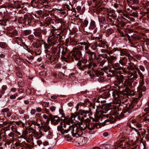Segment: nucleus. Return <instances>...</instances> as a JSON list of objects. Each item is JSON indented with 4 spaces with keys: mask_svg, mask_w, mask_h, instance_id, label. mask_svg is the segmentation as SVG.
I'll list each match as a JSON object with an SVG mask.
<instances>
[{
    "mask_svg": "<svg viewBox=\"0 0 149 149\" xmlns=\"http://www.w3.org/2000/svg\"><path fill=\"white\" fill-rule=\"evenodd\" d=\"M32 45L35 48L34 49H38L39 47H40L39 45L36 42L33 43Z\"/></svg>",
    "mask_w": 149,
    "mask_h": 149,
    "instance_id": "37998d69",
    "label": "nucleus"
},
{
    "mask_svg": "<svg viewBox=\"0 0 149 149\" xmlns=\"http://www.w3.org/2000/svg\"><path fill=\"white\" fill-rule=\"evenodd\" d=\"M124 16L125 17L129 19L132 21H134L135 19L133 17H129L127 15L125 14L124 15Z\"/></svg>",
    "mask_w": 149,
    "mask_h": 149,
    "instance_id": "bf43d9fd",
    "label": "nucleus"
},
{
    "mask_svg": "<svg viewBox=\"0 0 149 149\" xmlns=\"http://www.w3.org/2000/svg\"><path fill=\"white\" fill-rule=\"evenodd\" d=\"M107 48L106 49H101L100 50L101 52L104 53H108V52H109L107 49Z\"/></svg>",
    "mask_w": 149,
    "mask_h": 149,
    "instance_id": "338daca9",
    "label": "nucleus"
},
{
    "mask_svg": "<svg viewBox=\"0 0 149 149\" xmlns=\"http://www.w3.org/2000/svg\"><path fill=\"white\" fill-rule=\"evenodd\" d=\"M14 6L15 7L18 9H19L21 8V6L19 4V1H15L13 2Z\"/></svg>",
    "mask_w": 149,
    "mask_h": 149,
    "instance_id": "a19ab883",
    "label": "nucleus"
},
{
    "mask_svg": "<svg viewBox=\"0 0 149 149\" xmlns=\"http://www.w3.org/2000/svg\"><path fill=\"white\" fill-rule=\"evenodd\" d=\"M8 136L10 137H12L13 139H15L17 137L15 130H12V132L8 134Z\"/></svg>",
    "mask_w": 149,
    "mask_h": 149,
    "instance_id": "bb28decb",
    "label": "nucleus"
},
{
    "mask_svg": "<svg viewBox=\"0 0 149 149\" xmlns=\"http://www.w3.org/2000/svg\"><path fill=\"white\" fill-rule=\"evenodd\" d=\"M137 79V72L134 71L133 73H130L128 76V80H125L124 84L120 83L118 86L120 88L125 87V90L126 94L128 95H132L134 94V92L131 90L129 88H134L135 86L136 82H134V80Z\"/></svg>",
    "mask_w": 149,
    "mask_h": 149,
    "instance_id": "20e7f679",
    "label": "nucleus"
},
{
    "mask_svg": "<svg viewBox=\"0 0 149 149\" xmlns=\"http://www.w3.org/2000/svg\"><path fill=\"white\" fill-rule=\"evenodd\" d=\"M103 76V74H102V75L100 74L99 76H98L97 77H96V79H97L99 82H103L104 81V78Z\"/></svg>",
    "mask_w": 149,
    "mask_h": 149,
    "instance_id": "2f4dec72",
    "label": "nucleus"
},
{
    "mask_svg": "<svg viewBox=\"0 0 149 149\" xmlns=\"http://www.w3.org/2000/svg\"><path fill=\"white\" fill-rule=\"evenodd\" d=\"M113 97H115V98H118V104L119 105H121L125 108H124L121 112L118 111V112H117V108L115 110H113V109H111L110 115L114 116L116 115H119L121 117L124 116H126L127 115L130 114L134 110V109H133L134 105L133 104H127V102L125 101L123 102V100H120L121 98V97H120L121 96L120 93L116 92L114 95H113ZM113 106L114 107V106ZM114 107L116 108V106Z\"/></svg>",
    "mask_w": 149,
    "mask_h": 149,
    "instance_id": "f03ea898",
    "label": "nucleus"
},
{
    "mask_svg": "<svg viewBox=\"0 0 149 149\" xmlns=\"http://www.w3.org/2000/svg\"><path fill=\"white\" fill-rule=\"evenodd\" d=\"M94 61L93 62H90V63H89L88 64V68L89 69L92 68L93 69L94 68H95L97 67V65L96 63H94Z\"/></svg>",
    "mask_w": 149,
    "mask_h": 149,
    "instance_id": "7c9ffc66",
    "label": "nucleus"
},
{
    "mask_svg": "<svg viewBox=\"0 0 149 149\" xmlns=\"http://www.w3.org/2000/svg\"><path fill=\"white\" fill-rule=\"evenodd\" d=\"M113 6L115 8L117 9V10H118L119 12H122V11L121 10V7L120 5L117 3H114L113 5Z\"/></svg>",
    "mask_w": 149,
    "mask_h": 149,
    "instance_id": "e433bc0d",
    "label": "nucleus"
},
{
    "mask_svg": "<svg viewBox=\"0 0 149 149\" xmlns=\"http://www.w3.org/2000/svg\"><path fill=\"white\" fill-rule=\"evenodd\" d=\"M18 84L19 86L23 87L24 86V83L23 81L19 80L18 82Z\"/></svg>",
    "mask_w": 149,
    "mask_h": 149,
    "instance_id": "13d9d810",
    "label": "nucleus"
},
{
    "mask_svg": "<svg viewBox=\"0 0 149 149\" xmlns=\"http://www.w3.org/2000/svg\"><path fill=\"white\" fill-rule=\"evenodd\" d=\"M131 129L132 130H131V131H134L137 133V134L139 136H140V133L139 132V130L138 129H137L136 128L133 127H131Z\"/></svg>",
    "mask_w": 149,
    "mask_h": 149,
    "instance_id": "8fccbe9b",
    "label": "nucleus"
},
{
    "mask_svg": "<svg viewBox=\"0 0 149 149\" xmlns=\"http://www.w3.org/2000/svg\"><path fill=\"white\" fill-rule=\"evenodd\" d=\"M112 54H113V55L117 56L118 55H122V51L121 49L119 48H114L111 51Z\"/></svg>",
    "mask_w": 149,
    "mask_h": 149,
    "instance_id": "aec40b11",
    "label": "nucleus"
},
{
    "mask_svg": "<svg viewBox=\"0 0 149 149\" xmlns=\"http://www.w3.org/2000/svg\"><path fill=\"white\" fill-rule=\"evenodd\" d=\"M50 129V127L47 124L43 125H42L40 127V128L41 130L43 131L45 133L49 131Z\"/></svg>",
    "mask_w": 149,
    "mask_h": 149,
    "instance_id": "4be33fe9",
    "label": "nucleus"
},
{
    "mask_svg": "<svg viewBox=\"0 0 149 149\" xmlns=\"http://www.w3.org/2000/svg\"><path fill=\"white\" fill-rule=\"evenodd\" d=\"M98 62L97 65L99 67H103L105 63L106 62V60L104 59L100 60L99 58V60H97Z\"/></svg>",
    "mask_w": 149,
    "mask_h": 149,
    "instance_id": "cd10ccee",
    "label": "nucleus"
},
{
    "mask_svg": "<svg viewBox=\"0 0 149 149\" xmlns=\"http://www.w3.org/2000/svg\"><path fill=\"white\" fill-rule=\"evenodd\" d=\"M31 31L29 30H25L24 31V33L25 35L26 36L30 34L31 33Z\"/></svg>",
    "mask_w": 149,
    "mask_h": 149,
    "instance_id": "e2e57ef3",
    "label": "nucleus"
},
{
    "mask_svg": "<svg viewBox=\"0 0 149 149\" xmlns=\"http://www.w3.org/2000/svg\"><path fill=\"white\" fill-rule=\"evenodd\" d=\"M110 53V51L108 52V53H105L102 54H100L101 56L103 58H105L108 60V58L109 57V56H108V54L109 55V53Z\"/></svg>",
    "mask_w": 149,
    "mask_h": 149,
    "instance_id": "09e8293b",
    "label": "nucleus"
},
{
    "mask_svg": "<svg viewBox=\"0 0 149 149\" xmlns=\"http://www.w3.org/2000/svg\"><path fill=\"white\" fill-rule=\"evenodd\" d=\"M129 15L135 17H137L138 16L137 12H132V11L130 12Z\"/></svg>",
    "mask_w": 149,
    "mask_h": 149,
    "instance_id": "ea45409f",
    "label": "nucleus"
},
{
    "mask_svg": "<svg viewBox=\"0 0 149 149\" xmlns=\"http://www.w3.org/2000/svg\"><path fill=\"white\" fill-rule=\"evenodd\" d=\"M100 97H102V98L105 99L108 97L109 95V93L108 90H106L103 93L100 95Z\"/></svg>",
    "mask_w": 149,
    "mask_h": 149,
    "instance_id": "b1692460",
    "label": "nucleus"
},
{
    "mask_svg": "<svg viewBox=\"0 0 149 149\" xmlns=\"http://www.w3.org/2000/svg\"><path fill=\"white\" fill-rule=\"evenodd\" d=\"M111 122L110 120L109 119L105 120L103 122H101L100 123V127H101L102 126L106 124H108L109 123Z\"/></svg>",
    "mask_w": 149,
    "mask_h": 149,
    "instance_id": "72a5a7b5",
    "label": "nucleus"
},
{
    "mask_svg": "<svg viewBox=\"0 0 149 149\" xmlns=\"http://www.w3.org/2000/svg\"><path fill=\"white\" fill-rule=\"evenodd\" d=\"M18 139V141L19 142H24V141H23L26 139V137L23 136V135H20L19 136H18L16 138Z\"/></svg>",
    "mask_w": 149,
    "mask_h": 149,
    "instance_id": "c9c22d12",
    "label": "nucleus"
},
{
    "mask_svg": "<svg viewBox=\"0 0 149 149\" xmlns=\"http://www.w3.org/2000/svg\"><path fill=\"white\" fill-rule=\"evenodd\" d=\"M131 37L134 40H139L140 39L139 36L136 34L132 35Z\"/></svg>",
    "mask_w": 149,
    "mask_h": 149,
    "instance_id": "864d4df0",
    "label": "nucleus"
},
{
    "mask_svg": "<svg viewBox=\"0 0 149 149\" xmlns=\"http://www.w3.org/2000/svg\"><path fill=\"white\" fill-rule=\"evenodd\" d=\"M125 10L126 12L129 14L132 10L130 8H127V6L125 7Z\"/></svg>",
    "mask_w": 149,
    "mask_h": 149,
    "instance_id": "4d7b16f0",
    "label": "nucleus"
},
{
    "mask_svg": "<svg viewBox=\"0 0 149 149\" xmlns=\"http://www.w3.org/2000/svg\"><path fill=\"white\" fill-rule=\"evenodd\" d=\"M34 36L36 37L41 39L42 38V35L41 32L38 31H35L34 33Z\"/></svg>",
    "mask_w": 149,
    "mask_h": 149,
    "instance_id": "c85d7f7f",
    "label": "nucleus"
},
{
    "mask_svg": "<svg viewBox=\"0 0 149 149\" xmlns=\"http://www.w3.org/2000/svg\"><path fill=\"white\" fill-rule=\"evenodd\" d=\"M91 48L93 50L95 51L96 52H98L97 47H99L97 43V41H96L93 43V44H91Z\"/></svg>",
    "mask_w": 149,
    "mask_h": 149,
    "instance_id": "a878e982",
    "label": "nucleus"
},
{
    "mask_svg": "<svg viewBox=\"0 0 149 149\" xmlns=\"http://www.w3.org/2000/svg\"><path fill=\"white\" fill-rule=\"evenodd\" d=\"M49 118L52 122L54 123L55 124H57L59 122L60 120L58 116H55L53 117L52 114L49 115Z\"/></svg>",
    "mask_w": 149,
    "mask_h": 149,
    "instance_id": "412c9836",
    "label": "nucleus"
},
{
    "mask_svg": "<svg viewBox=\"0 0 149 149\" xmlns=\"http://www.w3.org/2000/svg\"><path fill=\"white\" fill-rule=\"evenodd\" d=\"M77 127L76 124H73L70 125L68 124L64 123L62 125H58L57 127V130L58 131H60L61 134H64L68 132L71 131V132L72 136H74L76 135V134H73L74 131L76 130Z\"/></svg>",
    "mask_w": 149,
    "mask_h": 149,
    "instance_id": "423d86ee",
    "label": "nucleus"
},
{
    "mask_svg": "<svg viewBox=\"0 0 149 149\" xmlns=\"http://www.w3.org/2000/svg\"><path fill=\"white\" fill-rule=\"evenodd\" d=\"M118 31L120 36H122L123 37H125V36L126 34L125 33H124L123 31L121 30L118 29Z\"/></svg>",
    "mask_w": 149,
    "mask_h": 149,
    "instance_id": "6e6d98bb",
    "label": "nucleus"
},
{
    "mask_svg": "<svg viewBox=\"0 0 149 149\" xmlns=\"http://www.w3.org/2000/svg\"><path fill=\"white\" fill-rule=\"evenodd\" d=\"M68 51V49L67 47H63L61 52V55H65Z\"/></svg>",
    "mask_w": 149,
    "mask_h": 149,
    "instance_id": "a18cd8bd",
    "label": "nucleus"
},
{
    "mask_svg": "<svg viewBox=\"0 0 149 149\" xmlns=\"http://www.w3.org/2000/svg\"><path fill=\"white\" fill-rule=\"evenodd\" d=\"M47 41L49 46L55 45L57 43L56 38L52 35L48 37Z\"/></svg>",
    "mask_w": 149,
    "mask_h": 149,
    "instance_id": "a211bd4d",
    "label": "nucleus"
},
{
    "mask_svg": "<svg viewBox=\"0 0 149 149\" xmlns=\"http://www.w3.org/2000/svg\"><path fill=\"white\" fill-rule=\"evenodd\" d=\"M22 143H20V142H16L15 143L14 145L13 146V148L14 149H17V148L20 145H21Z\"/></svg>",
    "mask_w": 149,
    "mask_h": 149,
    "instance_id": "c03bdc74",
    "label": "nucleus"
},
{
    "mask_svg": "<svg viewBox=\"0 0 149 149\" xmlns=\"http://www.w3.org/2000/svg\"><path fill=\"white\" fill-rule=\"evenodd\" d=\"M76 130L74 131L73 134H76L78 135H82L83 134L82 130L88 129L90 130V134H94L97 130L96 129L101 127L100 123H94L90 121L88 118L85 119V121L79 124H76Z\"/></svg>",
    "mask_w": 149,
    "mask_h": 149,
    "instance_id": "7ed1b4c3",
    "label": "nucleus"
},
{
    "mask_svg": "<svg viewBox=\"0 0 149 149\" xmlns=\"http://www.w3.org/2000/svg\"><path fill=\"white\" fill-rule=\"evenodd\" d=\"M131 1L130 4L132 5H138L139 3V0H130Z\"/></svg>",
    "mask_w": 149,
    "mask_h": 149,
    "instance_id": "79ce46f5",
    "label": "nucleus"
},
{
    "mask_svg": "<svg viewBox=\"0 0 149 149\" xmlns=\"http://www.w3.org/2000/svg\"><path fill=\"white\" fill-rule=\"evenodd\" d=\"M81 135L77 134L75 136H72L73 137H76V138L74 139L72 141L74 145L77 146H81L86 143L87 138L83 136H80Z\"/></svg>",
    "mask_w": 149,
    "mask_h": 149,
    "instance_id": "6e6552de",
    "label": "nucleus"
},
{
    "mask_svg": "<svg viewBox=\"0 0 149 149\" xmlns=\"http://www.w3.org/2000/svg\"><path fill=\"white\" fill-rule=\"evenodd\" d=\"M35 53L36 54L39 55L41 53V50H40V47H39L38 49H34Z\"/></svg>",
    "mask_w": 149,
    "mask_h": 149,
    "instance_id": "3c124183",
    "label": "nucleus"
},
{
    "mask_svg": "<svg viewBox=\"0 0 149 149\" xmlns=\"http://www.w3.org/2000/svg\"><path fill=\"white\" fill-rule=\"evenodd\" d=\"M106 15H107L108 17L109 16V17H112L113 19H114L116 17V14H115L114 13H113V14H111L109 13V14H106Z\"/></svg>",
    "mask_w": 149,
    "mask_h": 149,
    "instance_id": "49530a36",
    "label": "nucleus"
},
{
    "mask_svg": "<svg viewBox=\"0 0 149 149\" xmlns=\"http://www.w3.org/2000/svg\"><path fill=\"white\" fill-rule=\"evenodd\" d=\"M97 45L99 47H102L104 48H107L108 46L106 44V43L104 40L99 39L97 42Z\"/></svg>",
    "mask_w": 149,
    "mask_h": 149,
    "instance_id": "6ab92c4d",
    "label": "nucleus"
},
{
    "mask_svg": "<svg viewBox=\"0 0 149 149\" xmlns=\"http://www.w3.org/2000/svg\"><path fill=\"white\" fill-rule=\"evenodd\" d=\"M136 127L138 128V129L140 130H142V128H141L142 126V125L141 124L139 123H138L135 124Z\"/></svg>",
    "mask_w": 149,
    "mask_h": 149,
    "instance_id": "5fc2aeb1",
    "label": "nucleus"
},
{
    "mask_svg": "<svg viewBox=\"0 0 149 149\" xmlns=\"http://www.w3.org/2000/svg\"><path fill=\"white\" fill-rule=\"evenodd\" d=\"M31 3L39 8H42L44 6L47 8L49 7V1L45 0H32Z\"/></svg>",
    "mask_w": 149,
    "mask_h": 149,
    "instance_id": "1a4fd4ad",
    "label": "nucleus"
},
{
    "mask_svg": "<svg viewBox=\"0 0 149 149\" xmlns=\"http://www.w3.org/2000/svg\"><path fill=\"white\" fill-rule=\"evenodd\" d=\"M88 24V21L86 19H85L84 21L83 22V26L84 27V30H86V29H87L88 27H87V26Z\"/></svg>",
    "mask_w": 149,
    "mask_h": 149,
    "instance_id": "58836bf2",
    "label": "nucleus"
},
{
    "mask_svg": "<svg viewBox=\"0 0 149 149\" xmlns=\"http://www.w3.org/2000/svg\"><path fill=\"white\" fill-rule=\"evenodd\" d=\"M53 136V135L52 132H51L49 131L47 138L48 139H50L52 138Z\"/></svg>",
    "mask_w": 149,
    "mask_h": 149,
    "instance_id": "603ef678",
    "label": "nucleus"
},
{
    "mask_svg": "<svg viewBox=\"0 0 149 149\" xmlns=\"http://www.w3.org/2000/svg\"><path fill=\"white\" fill-rule=\"evenodd\" d=\"M80 44L81 45H85L84 49H85V54H86V52L90 50V49H88V48L91 45V44L89 43H87V42H81Z\"/></svg>",
    "mask_w": 149,
    "mask_h": 149,
    "instance_id": "393cba45",
    "label": "nucleus"
},
{
    "mask_svg": "<svg viewBox=\"0 0 149 149\" xmlns=\"http://www.w3.org/2000/svg\"><path fill=\"white\" fill-rule=\"evenodd\" d=\"M32 123L34 125H36L38 127L40 126V124L39 123H38L35 120L32 121Z\"/></svg>",
    "mask_w": 149,
    "mask_h": 149,
    "instance_id": "680f3d73",
    "label": "nucleus"
},
{
    "mask_svg": "<svg viewBox=\"0 0 149 149\" xmlns=\"http://www.w3.org/2000/svg\"><path fill=\"white\" fill-rule=\"evenodd\" d=\"M88 33H95L97 31V28L96 27L95 22L93 21H91L90 23V26L86 29V31Z\"/></svg>",
    "mask_w": 149,
    "mask_h": 149,
    "instance_id": "ddd939ff",
    "label": "nucleus"
},
{
    "mask_svg": "<svg viewBox=\"0 0 149 149\" xmlns=\"http://www.w3.org/2000/svg\"><path fill=\"white\" fill-rule=\"evenodd\" d=\"M65 55H61V58L64 61L67 62L69 60H71L70 58H68V57L69 56L68 55H67L66 57L65 56Z\"/></svg>",
    "mask_w": 149,
    "mask_h": 149,
    "instance_id": "4c0bfd02",
    "label": "nucleus"
},
{
    "mask_svg": "<svg viewBox=\"0 0 149 149\" xmlns=\"http://www.w3.org/2000/svg\"><path fill=\"white\" fill-rule=\"evenodd\" d=\"M120 64L119 63H116L113 64L112 65V66L114 70H110L109 72L113 74L116 73L117 74H119L121 77L123 78V76L122 75V74H123V72L127 74V71L120 66ZM117 75L118 76V74Z\"/></svg>",
    "mask_w": 149,
    "mask_h": 149,
    "instance_id": "0eeeda50",
    "label": "nucleus"
},
{
    "mask_svg": "<svg viewBox=\"0 0 149 149\" xmlns=\"http://www.w3.org/2000/svg\"><path fill=\"white\" fill-rule=\"evenodd\" d=\"M112 54L111 52H110V53H109V57L108 58V60L112 61L117 59V56L115 55H112Z\"/></svg>",
    "mask_w": 149,
    "mask_h": 149,
    "instance_id": "c756f323",
    "label": "nucleus"
},
{
    "mask_svg": "<svg viewBox=\"0 0 149 149\" xmlns=\"http://www.w3.org/2000/svg\"><path fill=\"white\" fill-rule=\"evenodd\" d=\"M102 97H100L99 95L95 103V106L97 107L95 117V120L97 121H100V120H101L103 116L107 117V115L104 114L109 112L110 114L111 109L115 110L116 109L115 107L112 106L111 103H105L106 101L102 100Z\"/></svg>",
    "mask_w": 149,
    "mask_h": 149,
    "instance_id": "f257e3e1",
    "label": "nucleus"
},
{
    "mask_svg": "<svg viewBox=\"0 0 149 149\" xmlns=\"http://www.w3.org/2000/svg\"><path fill=\"white\" fill-rule=\"evenodd\" d=\"M119 63L123 66L126 65L127 62V58L126 56H124L119 61Z\"/></svg>",
    "mask_w": 149,
    "mask_h": 149,
    "instance_id": "5701e85b",
    "label": "nucleus"
},
{
    "mask_svg": "<svg viewBox=\"0 0 149 149\" xmlns=\"http://www.w3.org/2000/svg\"><path fill=\"white\" fill-rule=\"evenodd\" d=\"M7 86L6 85H3L1 87V89L0 90V93L3 95L5 93V91L7 90Z\"/></svg>",
    "mask_w": 149,
    "mask_h": 149,
    "instance_id": "f704fd0d",
    "label": "nucleus"
},
{
    "mask_svg": "<svg viewBox=\"0 0 149 149\" xmlns=\"http://www.w3.org/2000/svg\"><path fill=\"white\" fill-rule=\"evenodd\" d=\"M90 110H81L77 112L72 113L70 116L69 118V121L73 124H78L80 122H84L85 121L84 118L86 117L87 114L90 113Z\"/></svg>",
    "mask_w": 149,
    "mask_h": 149,
    "instance_id": "39448f33",
    "label": "nucleus"
},
{
    "mask_svg": "<svg viewBox=\"0 0 149 149\" xmlns=\"http://www.w3.org/2000/svg\"><path fill=\"white\" fill-rule=\"evenodd\" d=\"M64 74L61 72H59L58 74V76L59 78L62 79L64 76Z\"/></svg>",
    "mask_w": 149,
    "mask_h": 149,
    "instance_id": "0e129e2a",
    "label": "nucleus"
},
{
    "mask_svg": "<svg viewBox=\"0 0 149 149\" xmlns=\"http://www.w3.org/2000/svg\"><path fill=\"white\" fill-rule=\"evenodd\" d=\"M82 57L81 52L77 48H74L72 51L69 54L68 58L73 60H79Z\"/></svg>",
    "mask_w": 149,
    "mask_h": 149,
    "instance_id": "9d476101",
    "label": "nucleus"
},
{
    "mask_svg": "<svg viewBox=\"0 0 149 149\" xmlns=\"http://www.w3.org/2000/svg\"><path fill=\"white\" fill-rule=\"evenodd\" d=\"M87 62V59L85 58L79 60L77 64L78 68L80 70H83L84 68H88V65L86 64Z\"/></svg>",
    "mask_w": 149,
    "mask_h": 149,
    "instance_id": "4468645a",
    "label": "nucleus"
},
{
    "mask_svg": "<svg viewBox=\"0 0 149 149\" xmlns=\"http://www.w3.org/2000/svg\"><path fill=\"white\" fill-rule=\"evenodd\" d=\"M101 22L104 24H106L109 22L110 23H113V21L112 19L109 17V16L108 17L107 15L106 17H102L100 19Z\"/></svg>",
    "mask_w": 149,
    "mask_h": 149,
    "instance_id": "dca6fc26",
    "label": "nucleus"
},
{
    "mask_svg": "<svg viewBox=\"0 0 149 149\" xmlns=\"http://www.w3.org/2000/svg\"><path fill=\"white\" fill-rule=\"evenodd\" d=\"M139 69L142 72H144L145 70V67L143 65H140L139 66Z\"/></svg>",
    "mask_w": 149,
    "mask_h": 149,
    "instance_id": "052dcab7",
    "label": "nucleus"
},
{
    "mask_svg": "<svg viewBox=\"0 0 149 149\" xmlns=\"http://www.w3.org/2000/svg\"><path fill=\"white\" fill-rule=\"evenodd\" d=\"M52 36H53L54 37L59 38V39H60L62 37V36L60 34V33H57L56 32H53L52 33Z\"/></svg>",
    "mask_w": 149,
    "mask_h": 149,
    "instance_id": "473e14b6",
    "label": "nucleus"
},
{
    "mask_svg": "<svg viewBox=\"0 0 149 149\" xmlns=\"http://www.w3.org/2000/svg\"><path fill=\"white\" fill-rule=\"evenodd\" d=\"M128 59L129 62L126 65L127 69L128 70L133 71L132 73H133L134 71H136L135 70L136 65L132 62V59H133L135 61V59L131 56L130 57H129Z\"/></svg>",
    "mask_w": 149,
    "mask_h": 149,
    "instance_id": "2eb2a0df",
    "label": "nucleus"
},
{
    "mask_svg": "<svg viewBox=\"0 0 149 149\" xmlns=\"http://www.w3.org/2000/svg\"><path fill=\"white\" fill-rule=\"evenodd\" d=\"M15 41L17 42H18L19 41L22 42L23 40L22 38L20 37H17L15 38Z\"/></svg>",
    "mask_w": 149,
    "mask_h": 149,
    "instance_id": "774afa93",
    "label": "nucleus"
},
{
    "mask_svg": "<svg viewBox=\"0 0 149 149\" xmlns=\"http://www.w3.org/2000/svg\"><path fill=\"white\" fill-rule=\"evenodd\" d=\"M59 57L58 53L53 54L52 55L48 54H46V57L49 60L48 61L51 64L56 63Z\"/></svg>",
    "mask_w": 149,
    "mask_h": 149,
    "instance_id": "f8f14e48",
    "label": "nucleus"
},
{
    "mask_svg": "<svg viewBox=\"0 0 149 149\" xmlns=\"http://www.w3.org/2000/svg\"><path fill=\"white\" fill-rule=\"evenodd\" d=\"M113 33V30L112 29L109 28L107 29L106 33L108 35H110Z\"/></svg>",
    "mask_w": 149,
    "mask_h": 149,
    "instance_id": "de8ad7c7",
    "label": "nucleus"
},
{
    "mask_svg": "<svg viewBox=\"0 0 149 149\" xmlns=\"http://www.w3.org/2000/svg\"><path fill=\"white\" fill-rule=\"evenodd\" d=\"M85 55L88 57V61L91 62L94 61L95 59L97 60H99V57L97 55L96 53L95 52H91V50L87 51Z\"/></svg>",
    "mask_w": 149,
    "mask_h": 149,
    "instance_id": "9b49d317",
    "label": "nucleus"
},
{
    "mask_svg": "<svg viewBox=\"0 0 149 149\" xmlns=\"http://www.w3.org/2000/svg\"><path fill=\"white\" fill-rule=\"evenodd\" d=\"M146 91V87L144 86H141L138 88V93L139 98H141L143 95L144 94Z\"/></svg>",
    "mask_w": 149,
    "mask_h": 149,
    "instance_id": "f3484780",
    "label": "nucleus"
},
{
    "mask_svg": "<svg viewBox=\"0 0 149 149\" xmlns=\"http://www.w3.org/2000/svg\"><path fill=\"white\" fill-rule=\"evenodd\" d=\"M51 17H48L46 19V21H47V24H49L51 23Z\"/></svg>",
    "mask_w": 149,
    "mask_h": 149,
    "instance_id": "69168bd1",
    "label": "nucleus"
}]
</instances>
